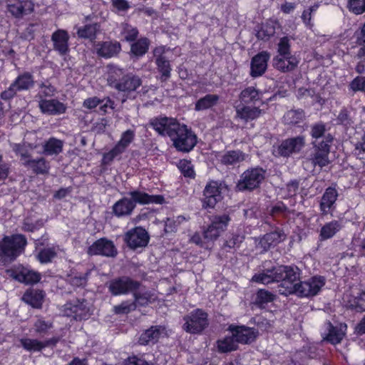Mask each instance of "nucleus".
<instances>
[{
    "label": "nucleus",
    "instance_id": "nucleus-14",
    "mask_svg": "<svg viewBox=\"0 0 365 365\" xmlns=\"http://www.w3.org/2000/svg\"><path fill=\"white\" fill-rule=\"evenodd\" d=\"M230 218L227 215L216 216L211 225L204 232V238L208 241L216 240L226 229Z\"/></svg>",
    "mask_w": 365,
    "mask_h": 365
},
{
    "label": "nucleus",
    "instance_id": "nucleus-43",
    "mask_svg": "<svg viewBox=\"0 0 365 365\" xmlns=\"http://www.w3.org/2000/svg\"><path fill=\"white\" fill-rule=\"evenodd\" d=\"M12 1L13 0H9L8 9L12 15L16 17L21 16L24 13V7L27 4L31 5V2H25L24 5H23V2L19 0H14V3Z\"/></svg>",
    "mask_w": 365,
    "mask_h": 365
},
{
    "label": "nucleus",
    "instance_id": "nucleus-33",
    "mask_svg": "<svg viewBox=\"0 0 365 365\" xmlns=\"http://www.w3.org/2000/svg\"><path fill=\"white\" fill-rule=\"evenodd\" d=\"M141 84L140 79L134 76H126L124 77L120 83L115 84V87L118 90L130 92L137 89Z\"/></svg>",
    "mask_w": 365,
    "mask_h": 365
},
{
    "label": "nucleus",
    "instance_id": "nucleus-37",
    "mask_svg": "<svg viewBox=\"0 0 365 365\" xmlns=\"http://www.w3.org/2000/svg\"><path fill=\"white\" fill-rule=\"evenodd\" d=\"M276 23L273 21H268L263 24L257 32V37L262 40H267L275 33Z\"/></svg>",
    "mask_w": 365,
    "mask_h": 365
},
{
    "label": "nucleus",
    "instance_id": "nucleus-31",
    "mask_svg": "<svg viewBox=\"0 0 365 365\" xmlns=\"http://www.w3.org/2000/svg\"><path fill=\"white\" fill-rule=\"evenodd\" d=\"M344 305L356 312L365 311V292L360 294L359 296L351 297L345 294L343 297Z\"/></svg>",
    "mask_w": 365,
    "mask_h": 365
},
{
    "label": "nucleus",
    "instance_id": "nucleus-28",
    "mask_svg": "<svg viewBox=\"0 0 365 365\" xmlns=\"http://www.w3.org/2000/svg\"><path fill=\"white\" fill-rule=\"evenodd\" d=\"M236 114L237 118L243 122H249L258 118L262 114V110L256 107L238 106L236 108Z\"/></svg>",
    "mask_w": 365,
    "mask_h": 365
},
{
    "label": "nucleus",
    "instance_id": "nucleus-24",
    "mask_svg": "<svg viewBox=\"0 0 365 365\" xmlns=\"http://www.w3.org/2000/svg\"><path fill=\"white\" fill-rule=\"evenodd\" d=\"M286 235L281 230H277L274 232L266 234L262 237L257 245V247L262 249V252L267 250L270 247L275 246L278 243L284 241Z\"/></svg>",
    "mask_w": 365,
    "mask_h": 365
},
{
    "label": "nucleus",
    "instance_id": "nucleus-22",
    "mask_svg": "<svg viewBox=\"0 0 365 365\" xmlns=\"http://www.w3.org/2000/svg\"><path fill=\"white\" fill-rule=\"evenodd\" d=\"M168 335V331L164 327H152L140 335L139 338V343L142 345H146L150 343L154 344L160 339L166 337Z\"/></svg>",
    "mask_w": 365,
    "mask_h": 365
},
{
    "label": "nucleus",
    "instance_id": "nucleus-8",
    "mask_svg": "<svg viewBox=\"0 0 365 365\" xmlns=\"http://www.w3.org/2000/svg\"><path fill=\"white\" fill-rule=\"evenodd\" d=\"M6 273L15 280L26 284L37 283L41 279L40 273L21 265L7 269Z\"/></svg>",
    "mask_w": 365,
    "mask_h": 365
},
{
    "label": "nucleus",
    "instance_id": "nucleus-10",
    "mask_svg": "<svg viewBox=\"0 0 365 365\" xmlns=\"http://www.w3.org/2000/svg\"><path fill=\"white\" fill-rule=\"evenodd\" d=\"M207 314L201 309H196L185 317L184 329L190 333H199L207 325Z\"/></svg>",
    "mask_w": 365,
    "mask_h": 365
},
{
    "label": "nucleus",
    "instance_id": "nucleus-52",
    "mask_svg": "<svg viewBox=\"0 0 365 365\" xmlns=\"http://www.w3.org/2000/svg\"><path fill=\"white\" fill-rule=\"evenodd\" d=\"M277 55L280 56H285L290 53V43L288 37H283L280 38L277 46Z\"/></svg>",
    "mask_w": 365,
    "mask_h": 365
},
{
    "label": "nucleus",
    "instance_id": "nucleus-17",
    "mask_svg": "<svg viewBox=\"0 0 365 365\" xmlns=\"http://www.w3.org/2000/svg\"><path fill=\"white\" fill-rule=\"evenodd\" d=\"M139 287V284L128 277L115 279L110 283L109 289L114 295H120L133 292Z\"/></svg>",
    "mask_w": 365,
    "mask_h": 365
},
{
    "label": "nucleus",
    "instance_id": "nucleus-11",
    "mask_svg": "<svg viewBox=\"0 0 365 365\" xmlns=\"http://www.w3.org/2000/svg\"><path fill=\"white\" fill-rule=\"evenodd\" d=\"M304 145V138L302 136L292 138L282 141L277 148L274 149V153L286 157L299 152Z\"/></svg>",
    "mask_w": 365,
    "mask_h": 365
},
{
    "label": "nucleus",
    "instance_id": "nucleus-47",
    "mask_svg": "<svg viewBox=\"0 0 365 365\" xmlns=\"http://www.w3.org/2000/svg\"><path fill=\"white\" fill-rule=\"evenodd\" d=\"M138 31L136 28L128 24H124L122 25L121 35L122 37L127 41H133L138 36Z\"/></svg>",
    "mask_w": 365,
    "mask_h": 365
},
{
    "label": "nucleus",
    "instance_id": "nucleus-5",
    "mask_svg": "<svg viewBox=\"0 0 365 365\" xmlns=\"http://www.w3.org/2000/svg\"><path fill=\"white\" fill-rule=\"evenodd\" d=\"M227 190L225 184L217 181L209 182L203 192V207L213 208L222 200V194Z\"/></svg>",
    "mask_w": 365,
    "mask_h": 365
},
{
    "label": "nucleus",
    "instance_id": "nucleus-61",
    "mask_svg": "<svg viewBox=\"0 0 365 365\" xmlns=\"http://www.w3.org/2000/svg\"><path fill=\"white\" fill-rule=\"evenodd\" d=\"M325 132V126L322 123H317L312 126V136L314 138H321Z\"/></svg>",
    "mask_w": 365,
    "mask_h": 365
},
{
    "label": "nucleus",
    "instance_id": "nucleus-57",
    "mask_svg": "<svg viewBox=\"0 0 365 365\" xmlns=\"http://www.w3.org/2000/svg\"><path fill=\"white\" fill-rule=\"evenodd\" d=\"M56 91L55 88L51 84L43 83L40 86V91L38 94L39 100L45 99V97L51 96Z\"/></svg>",
    "mask_w": 365,
    "mask_h": 365
},
{
    "label": "nucleus",
    "instance_id": "nucleus-35",
    "mask_svg": "<svg viewBox=\"0 0 365 365\" xmlns=\"http://www.w3.org/2000/svg\"><path fill=\"white\" fill-rule=\"evenodd\" d=\"M218 100L219 97L217 95H206L203 98H201L197 101L195 106V110L197 111H200L211 108L217 104Z\"/></svg>",
    "mask_w": 365,
    "mask_h": 365
},
{
    "label": "nucleus",
    "instance_id": "nucleus-42",
    "mask_svg": "<svg viewBox=\"0 0 365 365\" xmlns=\"http://www.w3.org/2000/svg\"><path fill=\"white\" fill-rule=\"evenodd\" d=\"M98 29V25L97 24H88L83 28H79L77 31V34L81 38L92 40L95 38Z\"/></svg>",
    "mask_w": 365,
    "mask_h": 365
},
{
    "label": "nucleus",
    "instance_id": "nucleus-26",
    "mask_svg": "<svg viewBox=\"0 0 365 365\" xmlns=\"http://www.w3.org/2000/svg\"><path fill=\"white\" fill-rule=\"evenodd\" d=\"M83 107L92 110L99 106L100 110L102 113L108 112V109L113 108V103L109 98H104L101 100L98 97H91L86 99L83 101Z\"/></svg>",
    "mask_w": 365,
    "mask_h": 365
},
{
    "label": "nucleus",
    "instance_id": "nucleus-40",
    "mask_svg": "<svg viewBox=\"0 0 365 365\" xmlns=\"http://www.w3.org/2000/svg\"><path fill=\"white\" fill-rule=\"evenodd\" d=\"M149 41L146 38H142L131 45V53L135 56H142L148 51Z\"/></svg>",
    "mask_w": 365,
    "mask_h": 365
},
{
    "label": "nucleus",
    "instance_id": "nucleus-56",
    "mask_svg": "<svg viewBox=\"0 0 365 365\" xmlns=\"http://www.w3.org/2000/svg\"><path fill=\"white\" fill-rule=\"evenodd\" d=\"M274 299V295L271 292L260 289L257 294V302L259 304H266L272 302Z\"/></svg>",
    "mask_w": 365,
    "mask_h": 365
},
{
    "label": "nucleus",
    "instance_id": "nucleus-62",
    "mask_svg": "<svg viewBox=\"0 0 365 365\" xmlns=\"http://www.w3.org/2000/svg\"><path fill=\"white\" fill-rule=\"evenodd\" d=\"M123 365H154L153 364L148 363L145 360L142 358L137 356L129 357L124 361Z\"/></svg>",
    "mask_w": 365,
    "mask_h": 365
},
{
    "label": "nucleus",
    "instance_id": "nucleus-25",
    "mask_svg": "<svg viewBox=\"0 0 365 365\" xmlns=\"http://www.w3.org/2000/svg\"><path fill=\"white\" fill-rule=\"evenodd\" d=\"M247 155L243 152L237 150H229L224 153L217 155V160L223 165H235L245 160Z\"/></svg>",
    "mask_w": 365,
    "mask_h": 365
},
{
    "label": "nucleus",
    "instance_id": "nucleus-58",
    "mask_svg": "<svg viewBox=\"0 0 365 365\" xmlns=\"http://www.w3.org/2000/svg\"><path fill=\"white\" fill-rule=\"evenodd\" d=\"M136 304L133 302H124L118 306L114 307V311L116 314H126L131 310L135 309Z\"/></svg>",
    "mask_w": 365,
    "mask_h": 365
},
{
    "label": "nucleus",
    "instance_id": "nucleus-16",
    "mask_svg": "<svg viewBox=\"0 0 365 365\" xmlns=\"http://www.w3.org/2000/svg\"><path fill=\"white\" fill-rule=\"evenodd\" d=\"M64 314L68 317L79 320L86 319L91 315L87 303L85 301L81 302L79 300L65 304Z\"/></svg>",
    "mask_w": 365,
    "mask_h": 365
},
{
    "label": "nucleus",
    "instance_id": "nucleus-63",
    "mask_svg": "<svg viewBox=\"0 0 365 365\" xmlns=\"http://www.w3.org/2000/svg\"><path fill=\"white\" fill-rule=\"evenodd\" d=\"M9 173V166L2 161V156L0 155V180H5Z\"/></svg>",
    "mask_w": 365,
    "mask_h": 365
},
{
    "label": "nucleus",
    "instance_id": "nucleus-3",
    "mask_svg": "<svg viewBox=\"0 0 365 365\" xmlns=\"http://www.w3.org/2000/svg\"><path fill=\"white\" fill-rule=\"evenodd\" d=\"M131 199L123 198L115 202L113 210L115 215L118 217L130 215L135 206V203L140 204H162L164 198L161 195H150L140 191H133L130 192Z\"/></svg>",
    "mask_w": 365,
    "mask_h": 365
},
{
    "label": "nucleus",
    "instance_id": "nucleus-59",
    "mask_svg": "<svg viewBox=\"0 0 365 365\" xmlns=\"http://www.w3.org/2000/svg\"><path fill=\"white\" fill-rule=\"evenodd\" d=\"M317 8H318V5H314L312 6L309 7V9H305L303 11L302 15V19L303 20V22L307 26H310V27L312 26V24L311 22L312 14V12L316 11Z\"/></svg>",
    "mask_w": 365,
    "mask_h": 365
},
{
    "label": "nucleus",
    "instance_id": "nucleus-7",
    "mask_svg": "<svg viewBox=\"0 0 365 365\" xmlns=\"http://www.w3.org/2000/svg\"><path fill=\"white\" fill-rule=\"evenodd\" d=\"M150 240L148 232L141 227H136L128 230L124 236V241L129 248L137 250L145 247Z\"/></svg>",
    "mask_w": 365,
    "mask_h": 365
},
{
    "label": "nucleus",
    "instance_id": "nucleus-51",
    "mask_svg": "<svg viewBox=\"0 0 365 365\" xmlns=\"http://www.w3.org/2000/svg\"><path fill=\"white\" fill-rule=\"evenodd\" d=\"M349 89L354 92L365 93V76H359L354 78L349 84Z\"/></svg>",
    "mask_w": 365,
    "mask_h": 365
},
{
    "label": "nucleus",
    "instance_id": "nucleus-38",
    "mask_svg": "<svg viewBox=\"0 0 365 365\" xmlns=\"http://www.w3.org/2000/svg\"><path fill=\"white\" fill-rule=\"evenodd\" d=\"M20 343L25 350L32 352L39 351L46 346V343L29 338L21 339Z\"/></svg>",
    "mask_w": 365,
    "mask_h": 365
},
{
    "label": "nucleus",
    "instance_id": "nucleus-44",
    "mask_svg": "<svg viewBox=\"0 0 365 365\" xmlns=\"http://www.w3.org/2000/svg\"><path fill=\"white\" fill-rule=\"evenodd\" d=\"M240 99L245 103L255 102L259 99V93L255 88L249 87L242 91Z\"/></svg>",
    "mask_w": 365,
    "mask_h": 365
},
{
    "label": "nucleus",
    "instance_id": "nucleus-50",
    "mask_svg": "<svg viewBox=\"0 0 365 365\" xmlns=\"http://www.w3.org/2000/svg\"><path fill=\"white\" fill-rule=\"evenodd\" d=\"M178 168L185 177L194 178L195 172L190 161L185 159L180 160Z\"/></svg>",
    "mask_w": 365,
    "mask_h": 365
},
{
    "label": "nucleus",
    "instance_id": "nucleus-19",
    "mask_svg": "<svg viewBox=\"0 0 365 365\" xmlns=\"http://www.w3.org/2000/svg\"><path fill=\"white\" fill-rule=\"evenodd\" d=\"M14 150L21 156L22 160H24L23 163L32 168L35 173H45L48 171V165L45 160L41 158L38 160H28L27 153L24 150V147L20 145H15Z\"/></svg>",
    "mask_w": 365,
    "mask_h": 365
},
{
    "label": "nucleus",
    "instance_id": "nucleus-30",
    "mask_svg": "<svg viewBox=\"0 0 365 365\" xmlns=\"http://www.w3.org/2000/svg\"><path fill=\"white\" fill-rule=\"evenodd\" d=\"M338 194L336 189L328 187L324 193L320 202V209L322 214H327L335 203Z\"/></svg>",
    "mask_w": 365,
    "mask_h": 365
},
{
    "label": "nucleus",
    "instance_id": "nucleus-21",
    "mask_svg": "<svg viewBox=\"0 0 365 365\" xmlns=\"http://www.w3.org/2000/svg\"><path fill=\"white\" fill-rule=\"evenodd\" d=\"M41 111L47 115H60L64 113L66 106L56 99H41L38 101Z\"/></svg>",
    "mask_w": 365,
    "mask_h": 365
},
{
    "label": "nucleus",
    "instance_id": "nucleus-15",
    "mask_svg": "<svg viewBox=\"0 0 365 365\" xmlns=\"http://www.w3.org/2000/svg\"><path fill=\"white\" fill-rule=\"evenodd\" d=\"M228 330L232 333L237 344H250L255 341L257 336V331L254 329L245 326L230 325Z\"/></svg>",
    "mask_w": 365,
    "mask_h": 365
},
{
    "label": "nucleus",
    "instance_id": "nucleus-18",
    "mask_svg": "<svg viewBox=\"0 0 365 365\" xmlns=\"http://www.w3.org/2000/svg\"><path fill=\"white\" fill-rule=\"evenodd\" d=\"M91 255H101L107 257H113L116 255V249L111 241L100 239L95 242L88 250Z\"/></svg>",
    "mask_w": 365,
    "mask_h": 365
},
{
    "label": "nucleus",
    "instance_id": "nucleus-12",
    "mask_svg": "<svg viewBox=\"0 0 365 365\" xmlns=\"http://www.w3.org/2000/svg\"><path fill=\"white\" fill-rule=\"evenodd\" d=\"M168 51L169 49L163 46L156 47L153 51L154 56L156 58L155 63L158 71L161 74L160 79L163 81L168 80L170 76V64L164 56Z\"/></svg>",
    "mask_w": 365,
    "mask_h": 365
},
{
    "label": "nucleus",
    "instance_id": "nucleus-23",
    "mask_svg": "<svg viewBox=\"0 0 365 365\" xmlns=\"http://www.w3.org/2000/svg\"><path fill=\"white\" fill-rule=\"evenodd\" d=\"M299 63V58L295 55L292 54H288L285 56H276L273 58L274 67L283 72L294 70Z\"/></svg>",
    "mask_w": 365,
    "mask_h": 365
},
{
    "label": "nucleus",
    "instance_id": "nucleus-55",
    "mask_svg": "<svg viewBox=\"0 0 365 365\" xmlns=\"http://www.w3.org/2000/svg\"><path fill=\"white\" fill-rule=\"evenodd\" d=\"M111 4L115 11L119 14H125L130 7L127 0H111Z\"/></svg>",
    "mask_w": 365,
    "mask_h": 365
},
{
    "label": "nucleus",
    "instance_id": "nucleus-60",
    "mask_svg": "<svg viewBox=\"0 0 365 365\" xmlns=\"http://www.w3.org/2000/svg\"><path fill=\"white\" fill-rule=\"evenodd\" d=\"M51 323L45 322L42 319H38L34 324L36 331L40 334L47 331L49 329L51 328Z\"/></svg>",
    "mask_w": 365,
    "mask_h": 365
},
{
    "label": "nucleus",
    "instance_id": "nucleus-32",
    "mask_svg": "<svg viewBox=\"0 0 365 365\" xmlns=\"http://www.w3.org/2000/svg\"><path fill=\"white\" fill-rule=\"evenodd\" d=\"M43 297L44 294L42 291L31 289L24 293L22 299L34 308H40L43 303Z\"/></svg>",
    "mask_w": 365,
    "mask_h": 365
},
{
    "label": "nucleus",
    "instance_id": "nucleus-45",
    "mask_svg": "<svg viewBox=\"0 0 365 365\" xmlns=\"http://www.w3.org/2000/svg\"><path fill=\"white\" fill-rule=\"evenodd\" d=\"M106 72L107 81L110 85L115 83L118 78L123 74L122 69L113 65H108L106 68Z\"/></svg>",
    "mask_w": 365,
    "mask_h": 365
},
{
    "label": "nucleus",
    "instance_id": "nucleus-49",
    "mask_svg": "<svg viewBox=\"0 0 365 365\" xmlns=\"http://www.w3.org/2000/svg\"><path fill=\"white\" fill-rule=\"evenodd\" d=\"M56 255L55 247H49L42 250L37 255L38 259L41 263L50 262Z\"/></svg>",
    "mask_w": 365,
    "mask_h": 365
},
{
    "label": "nucleus",
    "instance_id": "nucleus-9",
    "mask_svg": "<svg viewBox=\"0 0 365 365\" xmlns=\"http://www.w3.org/2000/svg\"><path fill=\"white\" fill-rule=\"evenodd\" d=\"M135 138V131L127 130L121 135L120 140L115 146L109 152L105 153L103 157L104 164L110 163L115 158L122 154L133 142Z\"/></svg>",
    "mask_w": 365,
    "mask_h": 365
},
{
    "label": "nucleus",
    "instance_id": "nucleus-64",
    "mask_svg": "<svg viewBox=\"0 0 365 365\" xmlns=\"http://www.w3.org/2000/svg\"><path fill=\"white\" fill-rule=\"evenodd\" d=\"M16 92L17 91L15 88V86L11 84L10 87L8 88V90L4 91V92L1 93V97L4 100H8L11 98L16 93Z\"/></svg>",
    "mask_w": 365,
    "mask_h": 365
},
{
    "label": "nucleus",
    "instance_id": "nucleus-6",
    "mask_svg": "<svg viewBox=\"0 0 365 365\" xmlns=\"http://www.w3.org/2000/svg\"><path fill=\"white\" fill-rule=\"evenodd\" d=\"M264 178V170L262 168H252L242 173L237 187L239 190H253L257 187Z\"/></svg>",
    "mask_w": 365,
    "mask_h": 365
},
{
    "label": "nucleus",
    "instance_id": "nucleus-27",
    "mask_svg": "<svg viewBox=\"0 0 365 365\" xmlns=\"http://www.w3.org/2000/svg\"><path fill=\"white\" fill-rule=\"evenodd\" d=\"M52 41H53L54 48L60 54L64 55L68 51V34L66 31L58 30L53 33Z\"/></svg>",
    "mask_w": 365,
    "mask_h": 365
},
{
    "label": "nucleus",
    "instance_id": "nucleus-39",
    "mask_svg": "<svg viewBox=\"0 0 365 365\" xmlns=\"http://www.w3.org/2000/svg\"><path fill=\"white\" fill-rule=\"evenodd\" d=\"M237 344L234 337L226 336L217 341V349L220 352H230L237 349Z\"/></svg>",
    "mask_w": 365,
    "mask_h": 365
},
{
    "label": "nucleus",
    "instance_id": "nucleus-36",
    "mask_svg": "<svg viewBox=\"0 0 365 365\" xmlns=\"http://www.w3.org/2000/svg\"><path fill=\"white\" fill-rule=\"evenodd\" d=\"M34 78L29 73H25L18 76L16 81L12 83L15 86L17 91L28 90L34 85Z\"/></svg>",
    "mask_w": 365,
    "mask_h": 365
},
{
    "label": "nucleus",
    "instance_id": "nucleus-46",
    "mask_svg": "<svg viewBox=\"0 0 365 365\" xmlns=\"http://www.w3.org/2000/svg\"><path fill=\"white\" fill-rule=\"evenodd\" d=\"M135 303L140 306H144L152 303L155 301V297L150 292H135L134 293Z\"/></svg>",
    "mask_w": 365,
    "mask_h": 365
},
{
    "label": "nucleus",
    "instance_id": "nucleus-54",
    "mask_svg": "<svg viewBox=\"0 0 365 365\" xmlns=\"http://www.w3.org/2000/svg\"><path fill=\"white\" fill-rule=\"evenodd\" d=\"M349 10L356 14L365 11V0H349Z\"/></svg>",
    "mask_w": 365,
    "mask_h": 365
},
{
    "label": "nucleus",
    "instance_id": "nucleus-41",
    "mask_svg": "<svg viewBox=\"0 0 365 365\" xmlns=\"http://www.w3.org/2000/svg\"><path fill=\"white\" fill-rule=\"evenodd\" d=\"M44 152L47 155L58 154L62 151L63 142L56 138H50L44 145Z\"/></svg>",
    "mask_w": 365,
    "mask_h": 365
},
{
    "label": "nucleus",
    "instance_id": "nucleus-13",
    "mask_svg": "<svg viewBox=\"0 0 365 365\" xmlns=\"http://www.w3.org/2000/svg\"><path fill=\"white\" fill-rule=\"evenodd\" d=\"M347 326L346 324L340 323L333 326L330 322L325 324V329L322 335L324 340L332 344H336L341 341L346 334Z\"/></svg>",
    "mask_w": 365,
    "mask_h": 365
},
{
    "label": "nucleus",
    "instance_id": "nucleus-53",
    "mask_svg": "<svg viewBox=\"0 0 365 365\" xmlns=\"http://www.w3.org/2000/svg\"><path fill=\"white\" fill-rule=\"evenodd\" d=\"M328 155L329 153L326 152L316 151L312 158L313 163L315 165H318L321 168L327 165L329 163Z\"/></svg>",
    "mask_w": 365,
    "mask_h": 365
},
{
    "label": "nucleus",
    "instance_id": "nucleus-2",
    "mask_svg": "<svg viewBox=\"0 0 365 365\" xmlns=\"http://www.w3.org/2000/svg\"><path fill=\"white\" fill-rule=\"evenodd\" d=\"M150 124L159 135L169 137L173 146L179 151L189 152L197 143V136L192 130L175 118H155L150 120Z\"/></svg>",
    "mask_w": 365,
    "mask_h": 365
},
{
    "label": "nucleus",
    "instance_id": "nucleus-1",
    "mask_svg": "<svg viewBox=\"0 0 365 365\" xmlns=\"http://www.w3.org/2000/svg\"><path fill=\"white\" fill-rule=\"evenodd\" d=\"M253 282L269 284L281 281L278 285L279 294L283 295L296 294L301 297H310L317 295L325 285L326 280L321 276H314L305 281H299V272L297 267L278 266L273 269H267L262 273L255 274Z\"/></svg>",
    "mask_w": 365,
    "mask_h": 365
},
{
    "label": "nucleus",
    "instance_id": "nucleus-20",
    "mask_svg": "<svg viewBox=\"0 0 365 365\" xmlns=\"http://www.w3.org/2000/svg\"><path fill=\"white\" fill-rule=\"evenodd\" d=\"M269 58L270 55L267 51H262L255 55L251 61L250 75L252 77L261 76L267 70Z\"/></svg>",
    "mask_w": 365,
    "mask_h": 365
},
{
    "label": "nucleus",
    "instance_id": "nucleus-48",
    "mask_svg": "<svg viewBox=\"0 0 365 365\" xmlns=\"http://www.w3.org/2000/svg\"><path fill=\"white\" fill-rule=\"evenodd\" d=\"M302 110H289L284 115V122L287 124H296L304 118Z\"/></svg>",
    "mask_w": 365,
    "mask_h": 365
},
{
    "label": "nucleus",
    "instance_id": "nucleus-29",
    "mask_svg": "<svg viewBox=\"0 0 365 365\" xmlns=\"http://www.w3.org/2000/svg\"><path fill=\"white\" fill-rule=\"evenodd\" d=\"M97 53L105 58H110L120 51V45L118 42H103L95 46Z\"/></svg>",
    "mask_w": 365,
    "mask_h": 365
},
{
    "label": "nucleus",
    "instance_id": "nucleus-34",
    "mask_svg": "<svg viewBox=\"0 0 365 365\" xmlns=\"http://www.w3.org/2000/svg\"><path fill=\"white\" fill-rule=\"evenodd\" d=\"M342 227L340 222L333 220L326 223L320 230L319 237L321 240H326L334 237Z\"/></svg>",
    "mask_w": 365,
    "mask_h": 365
},
{
    "label": "nucleus",
    "instance_id": "nucleus-4",
    "mask_svg": "<svg viewBox=\"0 0 365 365\" xmlns=\"http://www.w3.org/2000/svg\"><path fill=\"white\" fill-rule=\"evenodd\" d=\"M26 240L22 235L6 236L0 240V264L14 260L24 250Z\"/></svg>",
    "mask_w": 365,
    "mask_h": 365
}]
</instances>
